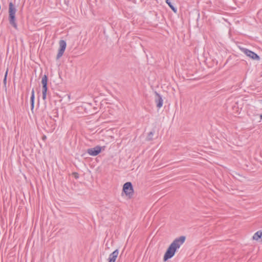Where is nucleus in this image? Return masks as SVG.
<instances>
[{
	"label": "nucleus",
	"instance_id": "nucleus-6",
	"mask_svg": "<svg viewBox=\"0 0 262 262\" xmlns=\"http://www.w3.org/2000/svg\"><path fill=\"white\" fill-rule=\"evenodd\" d=\"M59 49L56 56V59H59L63 54L67 47V43L64 40H60L59 42Z\"/></svg>",
	"mask_w": 262,
	"mask_h": 262
},
{
	"label": "nucleus",
	"instance_id": "nucleus-11",
	"mask_svg": "<svg viewBox=\"0 0 262 262\" xmlns=\"http://www.w3.org/2000/svg\"><path fill=\"white\" fill-rule=\"evenodd\" d=\"M34 89H33L32 90V92H31V110H33V108H34V98H35V96H34Z\"/></svg>",
	"mask_w": 262,
	"mask_h": 262
},
{
	"label": "nucleus",
	"instance_id": "nucleus-9",
	"mask_svg": "<svg viewBox=\"0 0 262 262\" xmlns=\"http://www.w3.org/2000/svg\"><path fill=\"white\" fill-rule=\"evenodd\" d=\"M155 94L156 96V98L155 99V101L157 103V106L158 108H161L163 105V99L161 96L158 94L157 92H155Z\"/></svg>",
	"mask_w": 262,
	"mask_h": 262
},
{
	"label": "nucleus",
	"instance_id": "nucleus-14",
	"mask_svg": "<svg viewBox=\"0 0 262 262\" xmlns=\"http://www.w3.org/2000/svg\"><path fill=\"white\" fill-rule=\"evenodd\" d=\"M8 70L7 69L6 72V73H5V77H4V80H3L4 84L5 85L6 84L7 77V74H8Z\"/></svg>",
	"mask_w": 262,
	"mask_h": 262
},
{
	"label": "nucleus",
	"instance_id": "nucleus-15",
	"mask_svg": "<svg viewBox=\"0 0 262 262\" xmlns=\"http://www.w3.org/2000/svg\"><path fill=\"white\" fill-rule=\"evenodd\" d=\"M46 139H47V137H46V136L43 135V136L42 137V140L45 141V140H46Z\"/></svg>",
	"mask_w": 262,
	"mask_h": 262
},
{
	"label": "nucleus",
	"instance_id": "nucleus-10",
	"mask_svg": "<svg viewBox=\"0 0 262 262\" xmlns=\"http://www.w3.org/2000/svg\"><path fill=\"white\" fill-rule=\"evenodd\" d=\"M253 240L262 241V230L255 233L252 237Z\"/></svg>",
	"mask_w": 262,
	"mask_h": 262
},
{
	"label": "nucleus",
	"instance_id": "nucleus-3",
	"mask_svg": "<svg viewBox=\"0 0 262 262\" xmlns=\"http://www.w3.org/2000/svg\"><path fill=\"white\" fill-rule=\"evenodd\" d=\"M123 190L126 195L130 198L134 193V190L131 182L125 183L123 187Z\"/></svg>",
	"mask_w": 262,
	"mask_h": 262
},
{
	"label": "nucleus",
	"instance_id": "nucleus-16",
	"mask_svg": "<svg viewBox=\"0 0 262 262\" xmlns=\"http://www.w3.org/2000/svg\"><path fill=\"white\" fill-rule=\"evenodd\" d=\"M66 4L68 6L69 5V0H64Z\"/></svg>",
	"mask_w": 262,
	"mask_h": 262
},
{
	"label": "nucleus",
	"instance_id": "nucleus-7",
	"mask_svg": "<svg viewBox=\"0 0 262 262\" xmlns=\"http://www.w3.org/2000/svg\"><path fill=\"white\" fill-rule=\"evenodd\" d=\"M101 151V147L97 146L94 148H89L87 150V152L91 156H96L98 155Z\"/></svg>",
	"mask_w": 262,
	"mask_h": 262
},
{
	"label": "nucleus",
	"instance_id": "nucleus-13",
	"mask_svg": "<svg viewBox=\"0 0 262 262\" xmlns=\"http://www.w3.org/2000/svg\"><path fill=\"white\" fill-rule=\"evenodd\" d=\"M154 134V132H150V133H149L147 137V140L148 141L151 140L152 139Z\"/></svg>",
	"mask_w": 262,
	"mask_h": 262
},
{
	"label": "nucleus",
	"instance_id": "nucleus-1",
	"mask_svg": "<svg viewBox=\"0 0 262 262\" xmlns=\"http://www.w3.org/2000/svg\"><path fill=\"white\" fill-rule=\"evenodd\" d=\"M186 237L184 236H181L176 238L168 248L166 252L164 255V260L171 258L175 254L176 250L179 249L181 246L184 243Z\"/></svg>",
	"mask_w": 262,
	"mask_h": 262
},
{
	"label": "nucleus",
	"instance_id": "nucleus-4",
	"mask_svg": "<svg viewBox=\"0 0 262 262\" xmlns=\"http://www.w3.org/2000/svg\"><path fill=\"white\" fill-rule=\"evenodd\" d=\"M241 51L250 58L259 60V57L254 52L244 48H239Z\"/></svg>",
	"mask_w": 262,
	"mask_h": 262
},
{
	"label": "nucleus",
	"instance_id": "nucleus-8",
	"mask_svg": "<svg viewBox=\"0 0 262 262\" xmlns=\"http://www.w3.org/2000/svg\"><path fill=\"white\" fill-rule=\"evenodd\" d=\"M118 254L119 251L118 249H116L110 254L108 258V262H115Z\"/></svg>",
	"mask_w": 262,
	"mask_h": 262
},
{
	"label": "nucleus",
	"instance_id": "nucleus-12",
	"mask_svg": "<svg viewBox=\"0 0 262 262\" xmlns=\"http://www.w3.org/2000/svg\"><path fill=\"white\" fill-rule=\"evenodd\" d=\"M166 3L168 5L169 7L174 12H177V9L171 4V3L169 2V0H166Z\"/></svg>",
	"mask_w": 262,
	"mask_h": 262
},
{
	"label": "nucleus",
	"instance_id": "nucleus-17",
	"mask_svg": "<svg viewBox=\"0 0 262 262\" xmlns=\"http://www.w3.org/2000/svg\"><path fill=\"white\" fill-rule=\"evenodd\" d=\"M260 119L262 120V114L260 115Z\"/></svg>",
	"mask_w": 262,
	"mask_h": 262
},
{
	"label": "nucleus",
	"instance_id": "nucleus-2",
	"mask_svg": "<svg viewBox=\"0 0 262 262\" xmlns=\"http://www.w3.org/2000/svg\"><path fill=\"white\" fill-rule=\"evenodd\" d=\"M16 10L12 3L9 5V20L10 24L15 29H17V25L15 19V13Z\"/></svg>",
	"mask_w": 262,
	"mask_h": 262
},
{
	"label": "nucleus",
	"instance_id": "nucleus-5",
	"mask_svg": "<svg viewBox=\"0 0 262 262\" xmlns=\"http://www.w3.org/2000/svg\"><path fill=\"white\" fill-rule=\"evenodd\" d=\"M47 83H48V77L46 75H45L41 79V84L42 85V99L45 100L46 99L47 93Z\"/></svg>",
	"mask_w": 262,
	"mask_h": 262
}]
</instances>
